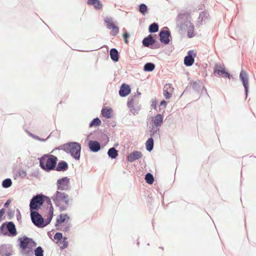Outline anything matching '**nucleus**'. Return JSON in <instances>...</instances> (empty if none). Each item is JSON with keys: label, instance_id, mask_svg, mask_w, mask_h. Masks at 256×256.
Returning a JSON list of instances; mask_svg holds the SVG:
<instances>
[{"label": "nucleus", "instance_id": "obj_1", "mask_svg": "<svg viewBox=\"0 0 256 256\" xmlns=\"http://www.w3.org/2000/svg\"><path fill=\"white\" fill-rule=\"evenodd\" d=\"M191 16L188 12L178 14L176 18V24L180 28L179 30H187L188 38L194 36V26L191 22Z\"/></svg>", "mask_w": 256, "mask_h": 256}, {"label": "nucleus", "instance_id": "obj_2", "mask_svg": "<svg viewBox=\"0 0 256 256\" xmlns=\"http://www.w3.org/2000/svg\"><path fill=\"white\" fill-rule=\"evenodd\" d=\"M55 149L63 150L66 153L70 154L71 156L76 160L80 159L82 146L81 144L78 142H68Z\"/></svg>", "mask_w": 256, "mask_h": 256}, {"label": "nucleus", "instance_id": "obj_3", "mask_svg": "<svg viewBox=\"0 0 256 256\" xmlns=\"http://www.w3.org/2000/svg\"><path fill=\"white\" fill-rule=\"evenodd\" d=\"M38 160L40 168L48 172L54 170L58 160L56 156L50 154H45Z\"/></svg>", "mask_w": 256, "mask_h": 256}, {"label": "nucleus", "instance_id": "obj_4", "mask_svg": "<svg viewBox=\"0 0 256 256\" xmlns=\"http://www.w3.org/2000/svg\"><path fill=\"white\" fill-rule=\"evenodd\" d=\"M30 216L32 222L38 228H44L50 224L52 219V217L48 215L46 219L44 220L42 214L38 212H30Z\"/></svg>", "mask_w": 256, "mask_h": 256}, {"label": "nucleus", "instance_id": "obj_5", "mask_svg": "<svg viewBox=\"0 0 256 256\" xmlns=\"http://www.w3.org/2000/svg\"><path fill=\"white\" fill-rule=\"evenodd\" d=\"M18 234L14 222L12 221L6 222L0 226V234L13 237Z\"/></svg>", "mask_w": 256, "mask_h": 256}, {"label": "nucleus", "instance_id": "obj_6", "mask_svg": "<svg viewBox=\"0 0 256 256\" xmlns=\"http://www.w3.org/2000/svg\"><path fill=\"white\" fill-rule=\"evenodd\" d=\"M43 204L44 200L42 198V194H36L34 196L30 202V212H38Z\"/></svg>", "mask_w": 256, "mask_h": 256}, {"label": "nucleus", "instance_id": "obj_7", "mask_svg": "<svg viewBox=\"0 0 256 256\" xmlns=\"http://www.w3.org/2000/svg\"><path fill=\"white\" fill-rule=\"evenodd\" d=\"M214 74L218 77L230 79L232 75L227 70L224 64H216L214 68Z\"/></svg>", "mask_w": 256, "mask_h": 256}, {"label": "nucleus", "instance_id": "obj_8", "mask_svg": "<svg viewBox=\"0 0 256 256\" xmlns=\"http://www.w3.org/2000/svg\"><path fill=\"white\" fill-rule=\"evenodd\" d=\"M18 242L20 248L24 250L29 247H34L36 246V242L32 238L24 236L18 238Z\"/></svg>", "mask_w": 256, "mask_h": 256}, {"label": "nucleus", "instance_id": "obj_9", "mask_svg": "<svg viewBox=\"0 0 256 256\" xmlns=\"http://www.w3.org/2000/svg\"><path fill=\"white\" fill-rule=\"evenodd\" d=\"M142 46L144 47L149 48L152 49H157L160 48V44L156 41L152 35L150 34L145 37L142 41Z\"/></svg>", "mask_w": 256, "mask_h": 256}, {"label": "nucleus", "instance_id": "obj_10", "mask_svg": "<svg viewBox=\"0 0 256 256\" xmlns=\"http://www.w3.org/2000/svg\"><path fill=\"white\" fill-rule=\"evenodd\" d=\"M104 24L107 28L112 30L110 34L112 36H116L119 32V28L115 25L113 19L111 17H106L104 19Z\"/></svg>", "mask_w": 256, "mask_h": 256}, {"label": "nucleus", "instance_id": "obj_11", "mask_svg": "<svg viewBox=\"0 0 256 256\" xmlns=\"http://www.w3.org/2000/svg\"><path fill=\"white\" fill-rule=\"evenodd\" d=\"M160 42L164 44H168L170 42V37H171V34L169 28L166 26L160 30L158 34Z\"/></svg>", "mask_w": 256, "mask_h": 256}, {"label": "nucleus", "instance_id": "obj_12", "mask_svg": "<svg viewBox=\"0 0 256 256\" xmlns=\"http://www.w3.org/2000/svg\"><path fill=\"white\" fill-rule=\"evenodd\" d=\"M58 190H70V179L67 176H64L58 180L56 183Z\"/></svg>", "mask_w": 256, "mask_h": 256}, {"label": "nucleus", "instance_id": "obj_13", "mask_svg": "<svg viewBox=\"0 0 256 256\" xmlns=\"http://www.w3.org/2000/svg\"><path fill=\"white\" fill-rule=\"evenodd\" d=\"M240 79L244 87V92L246 98L248 92L249 84L248 75L245 70H241L240 74Z\"/></svg>", "mask_w": 256, "mask_h": 256}, {"label": "nucleus", "instance_id": "obj_14", "mask_svg": "<svg viewBox=\"0 0 256 256\" xmlns=\"http://www.w3.org/2000/svg\"><path fill=\"white\" fill-rule=\"evenodd\" d=\"M68 198L66 194L57 190L52 198L56 206H60V202Z\"/></svg>", "mask_w": 256, "mask_h": 256}, {"label": "nucleus", "instance_id": "obj_15", "mask_svg": "<svg viewBox=\"0 0 256 256\" xmlns=\"http://www.w3.org/2000/svg\"><path fill=\"white\" fill-rule=\"evenodd\" d=\"M97 139L102 143V147L105 146L109 142V137L107 135L106 130H104V132L102 130L97 132Z\"/></svg>", "mask_w": 256, "mask_h": 256}, {"label": "nucleus", "instance_id": "obj_16", "mask_svg": "<svg viewBox=\"0 0 256 256\" xmlns=\"http://www.w3.org/2000/svg\"><path fill=\"white\" fill-rule=\"evenodd\" d=\"M196 54L192 50H190L188 52L187 55L184 58V64L186 66H192L194 62V58Z\"/></svg>", "mask_w": 256, "mask_h": 256}, {"label": "nucleus", "instance_id": "obj_17", "mask_svg": "<svg viewBox=\"0 0 256 256\" xmlns=\"http://www.w3.org/2000/svg\"><path fill=\"white\" fill-rule=\"evenodd\" d=\"M88 146L90 150L93 152H97L103 148L99 142L94 140H90L88 142Z\"/></svg>", "mask_w": 256, "mask_h": 256}, {"label": "nucleus", "instance_id": "obj_18", "mask_svg": "<svg viewBox=\"0 0 256 256\" xmlns=\"http://www.w3.org/2000/svg\"><path fill=\"white\" fill-rule=\"evenodd\" d=\"M0 254L2 256L12 255V247L10 244H2L0 246Z\"/></svg>", "mask_w": 256, "mask_h": 256}, {"label": "nucleus", "instance_id": "obj_19", "mask_svg": "<svg viewBox=\"0 0 256 256\" xmlns=\"http://www.w3.org/2000/svg\"><path fill=\"white\" fill-rule=\"evenodd\" d=\"M42 198L44 200V203L46 202L47 204L46 209H49L48 212V215L53 218L54 216V207L52 205V203L50 200V198L42 194Z\"/></svg>", "mask_w": 256, "mask_h": 256}, {"label": "nucleus", "instance_id": "obj_20", "mask_svg": "<svg viewBox=\"0 0 256 256\" xmlns=\"http://www.w3.org/2000/svg\"><path fill=\"white\" fill-rule=\"evenodd\" d=\"M131 92L130 86L124 83L122 84L120 87L118 93L121 97H126Z\"/></svg>", "mask_w": 256, "mask_h": 256}, {"label": "nucleus", "instance_id": "obj_21", "mask_svg": "<svg viewBox=\"0 0 256 256\" xmlns=\"http://www.w3.org/2000/svg\"><path fill=\"white\" fill-rule=\"evenodd\" d=\"M142 156V153L140 151L134 150L130 152L127 156V160L128 162H132L138 160Z\"/></svg>", "mask_w": 256, "mask_h": 256}, {"label": "nucleus", "instance_id": "obj_22", "mask_svg": "<svg viewBox=\"0 0 256 256\" xmlns=\"http://www.w3.org/2000/svg\"><path fill=\"white\" fill-rule=\"evenodd\" d=\"M68 168V165L66 162L64 160H60L56 166L54 170L58 172H66Z\"/></svg>", "mask_w": 256, "mask_h": 256}, {"label": "nucleus", "instance_id": "obj_23", "mask_svg": "<svg viewBox=\"0 0 256 256\" xmlns=\"http://www.w3.org/2000/svg\"><path fill=\"white\" fill-rule=\"evenodd\" d=\"M164 120V116L162 114H157L154 118L152 120V123L154 126L155 127H159L161 126V125L163 123Z\"/></svg>", "mask_w": 256, "mask_h": 256}, {"label": "nucleus", "instance_id": "obj_24", "mask_svg": "<svg viewBox=\"0 0 256 256\" xmlns=\"http://www.w3.org/2000/svg\"><path fill=\"white\" fill-rule=\"evenodd\" d=\"M110 57L114 62H117L120 58V54L118 50L116 48H112L110 51Z\"/></svg>", "mask_w": 256, "mask_h": 256}, {"label": "nucleus", "instance_id": "obj_25", "mask_svg": "<svg viewBox=\"0 0 256 256\" xmlns=\"http://www.w3.org/2000/svg\"><path fill=\"white\" fill-rule=\"evenodd\" d=\"M112 108H103L101 110V115L106 118H110L112 117Z\"/></svg>", "mask_w": 256, "mask_h": 256}, {"label": "nucleus", "instance_id": "obj_26", "mask_svg": "<svg viewBox=\"0 0 256 256\" xmlns=\"http://www.w3.org/2000/svg\"><path fill=\"white\" fill-rule=\"evenodd\" d=\"M87 3L89 6H92L96 10H99L102 7V4L100 0H88Z\"/></svg>", "mask_w": 256, "mask_h": 256}, {"label": "nucleus", "instance_id": "obj_27", "mask_svg": "<svg viewBox=\"0 0 256 256\" xmlns=\"http://www.w3.org/2000/svg\"><path fill=\"white\" fill-rule=\"evenodd\" d=\"M136 98V95H133L131 96L128 97V100L127 102V106L128 108H132V109L130 110V111L134 113L135 114V112L138 113L137 111L135 108H134V99Z\"/></svg>", "mask_w": 256, "mask_h": 256}, {"label": "nucleus", "instance_id": "obj_28", "mask_svg": "<svg viewBox=\"0 0 256 256\" xmlns=\"http://www.w3.org/2000/svg\"><path fill=\"white\" fill-rule=\"evenodd\" d=\"M150 137L154 138H160V128L153 126L150 130Z\"/></svg>", "mask_w": 256, "mask_h": 256}, {"label": "nucleus", "instance_id": "obj_29", "mask_svg": "<svg viewBox=\"0 0 256 256\" xmlns=\"http://www.w3.org/2000/svg\"><path fill=\"white\" fill-rule=\"evenodd\" d=\"M172 88L171 84H166L164 88L163 94L166 99H170L172 96V94L168 91V90ZM173 89V88H172Z\"/></svg>", "mask_w": 256, "mask_h": 256}, {"label": "nucleus", "instance_id": "obj_30", "mask_svg": "<svg viewBox=\"0 0 256 256\" xmlns=\"http://www.w3.org/2000/svg\"><path fill=\"white\" fill-rule=\"evenodd\" d=\"M108 157L111 159H116L118 155V150L114 147L110 148L107 152Z\"/></svg>", "mask_w": 256, "mask_h": 256}, {"label": "nucleus", "instance_id": "obj_31", "mask_svg": "<svg viewBox=\"0 0 256 256\" xmlns=\"http://www.w3.org/2000/svg\"><path fill=\"white\" fill-rule=\"evenodd\" d=\"M154 140L152 137L148 138L146 142V150L150 152L154 148Z\"/></svg>", "mask_w": 256, "mask_h": 256}, {"label": "nucleus", "instance_id": "obj_32", "mask_svg": "<svg viewBox=\"0 0 256 256\" xmlns=\"http://www.w3.org/2000/svg\"><path fill=\"white\" fill-rule=\"evenodd\" d=\"M156 68V65L153 62H148L144 64L143 70L144 72H150L153 71Z\"/></svg>", "mask_w": 256, "mask_h": 256}, {"label": "nucleus", "instance_id": "obj_33", "mask_svg": "<svg viewBox=\"0 0 256 256\" xmlns=\"http://www.w3.org/2000/svg\"><path fill=\"white\" fill-rule=\"evenodd\" d=\"M208 16V14L206 12L203 11L199 15V16L197 20V25L200 26V24H202V21L206 19Z\"/></svg>", "mask_w": 256, "mask_h": 256}, {"label": "nucleus", "instance_id": "obj_34", "mask_svg": "<svg viewBox=\"0 0 256 256\" xmlns=\"http://www.w3.org/2000/svg\"><path fill=\"white\" fill-rule=\"evenodd\" d=\"M159 26L158 23L153 22L148 26V32L150 34L155 33L158 31Z\"/></svg>", "mask_w": 256, "mask_h": 256}, {"label": "nucleus", "instance_id": "obj_35", "mask_svg": "<svg viewBox=\"0 0 256 256\" xmlns=\"http://www.w3.org/2000/svg\"><path fill=\"white\" fill-rule=\"evenodd\" d=\"M144 179L146 182L149 184H152L154 180V176L150 172L146 174Z\"/></svg>", "mask_w": 256, "mask_h": 256}, {"label": "nucleus", "instance_id": "obj_36", "mask_svg": "<svg viewBox=\"0 0 256 256\" xmlns=\"http://www.w3.org/2000/svg\"><path fill=\"white\" fill-rule=\"evenodd\" d=\"M32 247H29L24 250H21L20 251V254L25 256H33L34 252L32 249Z\"/></svg>", "mask_w": 256, "mask_h": 256}, {"label": "nucleus", "instance_id": "obj_37", "mask_svg": "<svg viewBox=\"0 0 256 256\" xmlns=\"http://www.w3.org/2000/svg\"><path fill=\"white\" fill-rule=\"evenodd\" d=\"M102 124L100 120L98 118H94L89 124V127L92 128L94 126H100Z\"/></svg>", "mask_w": 256, "mask_h": 256}, {"label": "nucleus", "instance_id": "obj_38", "mask_svg": "<svg viewBox=\"0 0 256 256\" xmlns=\"http://www.w3.org/2000/svg\"><path fill=\"white\" fill-rule=\"evenodd\" d=\"M191 86L194 91L200 93L202 88V84L200 82H194L192 83Z\"/></svg>", "mask_w": 256, "mask_h": 256}, {"label": "nucleus", "instance_id": "obj_39", "mask_svg": "<svg viewBox=\"0 0 256 256\" xmlns=\"http://www.w3.org/2000/svg\"><path fill=\"white\" fill-rule=\"evenodd\" d=\"M12 185V180L10 178H7L2 180V188H7Z\"/></svg>", "mask_w": 256, "mask_h": 256}, {"label": "nucleus", "instance_id": "obj_40", "mask_svg": "<svg viewBox=\"0 0 256 256\" xmlns=\"http://www.w3.org/2000/svg\"><path fill=\"white\" fill-rule=\"evenodd\" d=\"M138 10L143 15H144L148 11V8L144 4H141L138 6Z\"/></svg>", "mask_w": 256, "mask_h": 256}, {"label": "nucleus", "instance_id": "obj_41", "mask_svg": "<svg viewBox=\"0 0 256 256\" xmlns=\"http://www.w3.org/2000/svg\"><path fill=\"white\" fill-rule=\"evenodd\" d=\"M35 256H44V250L41 246L36 247L34 251Z\"/></svg>", "mask_w": 256, "mask_h": 256}, {"label": "nucleus", "instance_id": "obj_42", "mask_svg": "<svg viewBox=\"0 0 256 256\" xmlns=\"http://www.w3.org/2000/svg\"><path fill=\"white\" fill-rule=\"evenodd\" d=\"M65 221L66 218H64V214H61L59 215L58 218H56L55 226H58L62 223L64 222Z\"/></svg>", "mask_w": 256, "mask_h": 256}, {"label": "nucleus", "instance_id": "obj_43", "mask_svg": "<svg viewBox=\"0 0 256 256\" xmlns=\"http://www.w3.org/2000/svg\"><path fill=\"white\" fill-rule=\"evenodd\" d=\"M62 234L61 232H57L54 235V240H57V242H60L61 240L63 238Z\"/></svg>", "mask_w": 256, "mask_h": 256}, {"label": "nucleus", "instance_id": "obj_44", "mask_svg": "<svg viewBox=\"0 0 256 256\" xmlns=\"http://www.w3.org/2000/svg\"><path fill=\"white\" fill-rule=\"evenodd\" d=\"M52 133L46 138H42L40 137H39L38 136L34 135L32 134H30V136L34 138L37 140H38L41 141V142H45L51 136Z\"/></svg>", "mask_w": 256, "mask_h": 256}, {"label": "nucleus", "instance_id": "obj_45", "mask_svg": "<svg viewBox=\"0 0 256 256\" xmlns=\"http://www.w3.org/2000/svg\"><path fill=\"white\" fill-rule=\"evenodd\" d=\"M66 240V237H64L62 241L61 240V242L62 243V245L60 246L61 250H64L68 247V243Z\"/></svg>", "mask_w": 256, "mask_h": 256}, {"label": "nucleus", "instance_id": "obj_46", "mask_svg": "<svg viewBox=\"0 0 256 256\" xmlns=\"http://www.w3.org/2000/svg\"><path fill=\"white\" fill-rule=\"evenodd\" d=\"M7 214H8V220H12L14 216V211L12 208H9L8 210Z\"/></svg>", "mask_w": 256, "mask_h": 256}, {"label": "nucleus", "instance_id": "obj_47", "mask_svg": "<svg viewBox=\"0 0 256 256\" xmlns=\"http://www.w3.org/2000/svg\"><path fill=\"white\" fill-rule=\"evenodd\" d=\"M166 104H167L166 102L164 100H162L160 102V106L158 112H160L162 110L165 109L166 108Z\"/></svg>", "mask_w": 256, "mask_h": 256}, {"label": "nucleus", "instance_id": "obj_48", "mask_svg": "<svg viewBox=\"0 0 256 256\" xmlns=\"http://www.w3.org/2000/svg\"><path fill=\"white\" fill-rule=\"evenodd\" d=\"M123 38H124V42L126 44H128V39L130 38V34L127 32H125L124 34H123Z\"/></svg>", "mask_w": 256, "mask_h": 256}, {"label": "nucleus", "instance_id": "obj_49", "mask_svg": "<svg viewBox=\"0 0 256 256\" xmlns=\"http://www.w3.org/2000/svg\"><path fill=\"white\" fill-rule=\"evenodd\" d=\"M18 174L22 178H24L26 176V172L22 170H18Z\"/></svg>", "mask_w": 256, "mask_h": 256}, {"label": "nucleus", "instance_id": "obj_50", "mask_svg": "<svg viewBox=\"0 0 256 256\" xmlns=\"http://www.w3.org/2000/svg\"><path fill=\"white\" fill-rule=\"evenodd\" d=\"M71 226L72 224L70 222H66V226L62 230H61L64 232H69L70 230V228H71Z\"/></svg>", "mask_w": 256, "mask_h": 256}, {"label": "nucleus", "instance_id": "obj_51", "mask_svg": "<svg viewBox=\"0 0 256 256\" xmlns=\"http://www.w3.org/2000/svg\"><path fill=\"white\" fill-rule=\"evenodd\" d=\"M16 219H17L18 221L20 223L21 221H22V216H21L20 212L18 208L16 209Z\"/></svg>", "mask_w": 256, "mask_h": 256}, {"label": "nucleus", "instance_id": "obj_52", "mask_svg": "<svg viewBox=\"0 0 256 256\" xmlns=\"http://www.w3.org/2000/svg\"><path fill=\"white\" fill-rule=\"evenodd\" d=\"M157 104H158V100L156 98L152 100V104H151V106L152 107V108H154V110H156Z\"/></svg>", "mask_w": 256, "mask_h": 256}, {"label": "nucleus", "instance_id": "obj_53", "mask_svg": "<svg viewBox=\"0 0 256 256\" xmlns=\"http://www.w3.org/2000/svg\"><path fill=\"white\" fill-rule=\"evenodd\" d=\"M6 210L4 208H2L0 210V222L3 220L2 216L5 214Z\"/></svg>", "mask_w": 256, "mask_h": 256}, {"label": "nucleus", "instance_id": "obj_54", "mask_svg": "<svg viewBox=\"0 0 256 256\" xmlns=\"http://www.w3.org/2000/svg\"><path fill=\"white\" fill-rule=\"evenodd\" d=\"M57 207H59L60 210V212L64 211L66 210L67 207L66 206H62L60 204V206H56Z\"/></svg>", "mask_w": 256, "mask_h": 256}, {"label": "nucleus", "instance_id": "obj_55", "mask_svg": "<svg viewBox=\"0 0 256 256\" xmlns=\"http://www.w3.org/2000/svg\"><path fill=\"white\" fill-rule=\"evenodd\" d=\"M10 202H11V200L10 199L6 201V202L4 204V208H8L9 206Z\"/></svg>", "mask_w": 256, "mask_h": 256}, {"label": "nucleus", "instance_id": "obj_56", "mask_svg": "<svg viewBox=\"0 0 256 256\" xmlns=\"http://www.w3.org/2000/svg\"><path fill=\"white\" fill-rule=\"evenodd\" d=\"M64 202V204H65L66 205L68 206V205L69 204V200H68V198H66V200H64V202Z\"/></svg>", "mask_w": 256, "mask_h": 256}, {"label": "nucleus", "instance_id": "obj_57", "mask_svg": "<svg viewBox=\"0 0 256 256\" xmlns=\"http://www.w3.org/2000/svg\"><path fill=\"white\" fill-rule=\"evenodd\" d=\"M64 218H66V220H68L70 219V217L67 214H64Z\"/></svg>", "mask_w": 256, "mask_h": 256}, {"label": "nucleus", "instance_id": "obj_58", "mask_svg": "<svg viewBox=\"0 0 256 256\" xmlns=\"http://www.w3.org/2000/svg\"><path fill=\"white\" fill-rule=\"evenodd\" d=\"M140 94H141V93L140 92H139L138 90H137L136 97L138 96ZM134 95H136V94H135Z\"/></svg>", "mask_w": 256, "mask_h": 256}, {"label": "nucleus", "instance_id": "obj_59", "mask_svg": "<svg viewBox=\"0 0 256 256\" xmlns=\"http://www.w3.org/2000/svg\"><path fill=\"white\" fill-rule=\"evenodd\" d=\"M111 125L112 126L114 127L116 126V122H113L111 124Z\"/></svg>", "mask_w": 256, "mask_h": 256}, {"label": "nucleus", "instance_id": "obj_60", "mask_svg": "<svg viewBox=\"0 0 256 256\" xmlns=\"http://www.w3.org/2000/svg\"><path fill=\"white\" fill-rule=\"evenodd\" d=\"M202 88L204 90V91L206 92V94H208L206 89L204 86H203V87H202Z\"/></svg>", "mask_w": 256, "mask_h": 256}, {"label": "nucleus", "instance_id": "obj_61", "mask_svg": "<svg viewBox=\"0 0 256 256\" xmlns=\"http://www.w3.org/2000/svg\"><path fill=\"white\" fill-rule=\"evenodd\" d=\"M118 146V144H114V146Z\"/></svg>", "mask_w": 256, "mask_h": 256}, {"label": "nucleus", "instance_id": "obj_62", "mask_svg": "<svg viewBox=\"0 0 256 256\" xmlns=\"http://www.w3.org/2000/svg\"><path fill=\"white\" fill-rule=\"evenodd\" d=\"M139 244H140V243H139V242H137V244H138V245Z\"/></svg>", "mask_w": 256, "mask_h": 256}]
</instances>
